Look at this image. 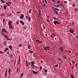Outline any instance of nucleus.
Returning a JSON list of instances; mask_svg holds the SVG:
<instances>
[{
    "instance_id": "7ed1b4c3",
    "label": "nucleus",
    "mask_w": 78,
    "mask_h": 78,
    "mask_svg": "<svg viewBox=\"0 0 78 78\" xmlns=\"http://www.w3.org/2000/svg\"><path fill=\"white\" fill-rule=\"evenodd\" d=\"M44 50H48L50 49V47H44Z\"/></svg>"
},
{
    "instance_id": "5701e85b",
    "label": "nucleus",
    "mask_w": 78,
    "mask_h": 78,
    "mask_svg": "<svg viewBox=\"0 0 78 78\" xmlns=\"http://www.w3.org/2000/svg\"><path fill=\"white\" fill-rule=\"evenodd\" d=\"M8 36L7 35H4V37H5V38H6V39L8 38Z\"/></svg>"
},
{
    "instance_id": "864d4df0",
    "label": "nucleus",
    "mask_w": 78,
    "mask_h": 78,
    "mask_svg": "<svg viewBox=\"0 0 78 78\" xmlns=\"http://www.w3.org/2000/svg\"><path fill=\"white\" fill-rule=\"evenodd\" d=\"M5 19L4 18L3 20V21L4 22V21H5Z\"/></svg>"
},
{
    "instance_id": "cd10ccee",
    "label": "nucleus",
    "mask_w": 78,
    "mask_h": 78,
    "mask_svg": "<svg viewBox=\"0 0 78 78\" xmlns=\"http://www.w3.org/2000/svg\"><path fill=\"white\" fill-rule=\"evenodd\" d=\"M57 24H59V25H60V24H61V23H60V22H58V21L57 22Z\"/></svg>"
},
{
    "instance_id": "680f3d73",
    "label": "nucleus",
    "mask_w": 78,
    "mask_h": 78,
    "mask_svg": "<svg viewBox=\"0 0 78 78\" xmlns=\"http://www.w3.org/2000/svg\"><path fill=\"white\" fill-rule=\"evenodd\" d=\"M41 62L42 63V64H43V63L42 62H43L42 60H41Z\"/></svg>"
},
{
    "instance_id": "e433bc0d",
    "label": "nucleus",
    "mask_w": 78,
    "mask_h": 78,
    "mask_svg": "<svg viewBox=\"0 0 78 78\" xmlns=\"http://www.w3.org/2000/svg\"><path fill=\"white\" fill-rule=\"evenodd\" d=\"M1 33L2 34V35H4V34L3 33V32H2L1 31Z\"/></svg>"
},
{
    "instance_id": "ea45409f",
    "label": "nucleus",
    "mask_w": 78,
    "mask_h": 78,
    "mask_svg": "<svg viewBox=\"0 0 78 78\" xmlns=\"http://www.w3.org/2000/svg\"><path fill=\"white\" fill-rule=\"evenodd\" d=\"M38 42H39L40 43H43V42H42V41H38Z\"/></svg>"
},
{
    "instance_id": "4468645a",
    "label": "nucleus",
    "mask_w": 78,
    "mask_h": 78,
    "mask_svg": "<svg viewBox=\"0 0 78 78\" xmlns=\"http://www.w3.org/2000/svg\"><path fill=\"white\" fill-rule=\"evenodd\" d=\"M39 13L38 14V16H39L40 15H41V11H38Z\"/></svg>"
},
{
    "instance_id": "9d476101",
    "label": "nucleus",
    "mask_w": 78,
    "mask_h": 78,
    "mask_svg": "<svg viewBox=\"0 0 78 78\" xmlns=\"http://www.w3.org/2000/svg\"><path fill=\"white\" fill-rule=\"evenodd\" d=\"M60 49L61 50V51H64V50H63V48L62 47H61L60 48Z\"/></svg>"
},
{
    "instance_id": "4be33fe9",
    "label": "nucleus",
    "mask_w": 78,
    "mask_h": 78,
    "mask_svg": "<svg viewBox=\"0 0 78 78\" xmlns=\"http://www.w3.org/2000/svg\"><path fill=\"white\" fill-rule=\"evenodd\" d=\"M29 22H30L31 21V19L29 17H28V19Z\"/></svg>"
},
{
    "instance_id": "37998d69",
    "label": "nucleus",
    "mask_w": 78,
    "mask_h": 78,
    "mask_svg": "<svg viewBox=\"0 0 78 78\" xmlns=\"http://www.w3.org/2000/svg\"><path fill=\"white\" fill-rule=\"evenodd\" d=\"M71 77H72V78H74V76H73L71 75Z\"/></svg>"
},
{
    "instance_id": "c756f323",
    "label": "nucleus",
    "mask_w": 78,
    "mask_h": 78,
    "mask_svg": "<svg viewBox=\"0 0 78 78\" xmlns=\"http://www.w3.org/2000/svg\"><path fill=\"white\" fill-rule=\"evenodd\" d=\"M0 53H2V54H3V53H4V52H3V51H0Z\"/></svg>"
},
{
    "instance_id": "79ce46f5",
    "label": "nucleus",
    "mask_w": 78,
    "mask_h": 78,
    "mask_svg": "<svg viewBox=\"0 0 78 78\" xmlns=\"http://www.w3.org/2000/svg\"><path fill=\"white\" fill-rule=\"evenodd\" d=\"M4 44H5V45L6 44V42H4Z\"/></svg>"
},
{
    "instance_id": "39448f33",
    "label": "nucleus",
    "mask_w": 78,
    "mask_h": 78,
    "mask_svg": "<svg viewBox=\"0 0 78 78\" xmlns=\"http://www.w3.org/2000/svg\"><path fill=\"white\" fill-rule=\"evenodd\" d=\"M32 72H33V73H34V74H36L37 73H38V72H36L33 70H32Z\"/></svg>"
},
{
    "instance_id": "dca6fc26",
    "label": "nucleus",
    "mask_w": 78,
    "mask_h": 78,
    "mask_svg": "<svg viewBox=\"0 0 78 78\" xmlns=\"http://www.w3.org/2000/svg\"><path fill=\"white\" fill-rule=\"evenodd\" d=\"M0 0L2 3H5V2L3 1V0Z\"/></svg>"
},
{
    "instance_id": "052dcab7",
    "label": "nucleus",
    "mask_w": 78,
    "mask_h": 78,
    "mask_svg": "<svg viewBox=\"0 0 78 78\" xmlns=\"http://www.w3.org/2000/svg\"><path fill=\"white\" fill-rule=\"evenodd\" d=\"M64 2L65 3H66V4L67 3V1H64Z\"/></svg>"
},
{
    "instance_id": "423d86ee",
    "label": "nucleus",
    "mask_w": 78,
    "mask_h": 78,
    "mask_svg": "<svg viewBox=\"0 0 78 78\" xmlns=\"http://www.w3.org/2000/svg\"><path fill=\"white\" fill-rule=\"evenodd\" d=\"M53 10H54V11L55 12V13L56 14H58V12L57 11H56L55 9H53Z\"/></svg>"
},
{
    "instance_id": "0e129e2a",
    "label": "nucleus",
    "mask_w": 78,
    "mask_h": 78,
    "mask_svg": "<svg viewBox=\"0 0 78 78\" xmlns=\"http://www.w3.org/2000/svg\"><path fill=\"white\" fill-rule=\"evenodd\" d=\"M76 38H77V39H78V36L76 35Z\"/></svg>"
},
{
    "instance_id": "6e6d98bb",
    "label": "nucleus",
    "mask_w": 78,
    "mask_h": 78,
    "mask_svg": "<svg viewBox=\"0 0 78 78\" xmlns=\"http://www.w3.org/2000/svg\"><path fill=\"white\" fill-rule=\"evenodd\" d=\"M68 51H69V53H71V51H69V50H68Z\"/></svg>"
},
{
    "instance_id": "c03bdc74",
    "label": "nucleus",
    "mask_w": 78,
    "mask_h": 78,
    "mask_svg": "<svg viewBox=\"0 0 78 78\" xmlns=\"http://www.w3.org/2000/svg\"><path fill=\"white\" fill-rule=\"evenodd\" d=\"M20 19H23V17H22V16H21L20 17Z\"/></svg>"
},
{
    "instance_id": "3c124183",
    "label": "nucleus",
    "mask_w": 78,
    "mask_h": 78,
    "mask_svg": "<svg viewBox=\"0 0 78 78\" xmlns=\"http://www.w3.org/2000/svg\"><path fill=\"white\" fill-rule=\"evenodd\" d=\"M1 16H5V14H1Z\"/></svg>"
},
{
    "instance_id": "49530a36",
    "label": "nucleus",
    "mask_w": 78,
    "mask_h": 78,
    "mask_svg": "<svg viewBox=\"0 0 78 78\" xmlns=\"http://www.w3.org/2000/svg\"><path fill=\"white\" fill-rule=\"evenodd\" d=\"M28 47H30V48H31V46L29 44H28Z\"/></svg>"
},
{
    "instance_id": "a211bd4d",
    "label": "nucleus",
    "mask_w": 78,
    "mask_h": 78,
    "mask_svg": "<svg viewBox=\"0 0 78 78\" xmlns=\"http://www.w3.org/2000/svg\"><path fill=\"white\" fill-rule=\"evenodd\" d=\"M34 61H32V62H30L31 64H32V65L33 64H34Z\"/></svg>"
},
{
    "instance_id": "473e14b6",
    "label": "nucleus",
    "mask_w": 78,
    "mask_h": 78,
    "mask_svg": "<svg viewBox=\"0 0 78 78\" xmlns=\"http://www.w3.org/2000/svg\"><path fill=\"white\" fill-rule=\"evenodd\" d=\"M63 57L65 59H67V57L66 56H63Z\"/></svg>"
},
{
    "instance_id": "6e6552de",
    "label": "nucleus",
    "mask_w": 78,
    "mask_h": 78,
    "mask_svg": "<svg viewBox=\"0 0 78 78\" xmlns=\"http://www.w3.org/2000/svg\"><path fill=\"white\" fill-rule=\"evenodd\" d=\"M4 9H6V8L7 7V5H4L3 6Z\"/></svg>"
},
{
    "instance_id": "de8ad7c7",
    "label": "nucleus",
    "mask_w": 78,
    "mask_h": 78,
    "mask_svg": "<svg viewBox=\"0 0 78 78\" xmlns=\"http://www.w3.org/2000/svg\"><path fill=\"white\" fill-rule=\"evenodd\" d=\"M44 0L45 2V3H47V0Z\"/></svg>"
},
{
    "instance_id": "20e7f679",
    "label": "nucleus",
    "mask_w": 78,
    "mask_h": 78,
    "mask_svg": "<svg viewBox=\"0 0 78 78\" xmlns=\"http://www.w3.org/2000/svg\"><path fill=\"white\" fill-rule=\"evenodd\" d=\"M11 24H12V21H9L8 23V25H11Z\"/></svg>"
},
{
    "instance_id": "ddd939ff",
    "label": "nucleus",
    "mask_w": 78,
    "mask_h": 78,
    "mask_svg": "<svg viewBox=\"0 0 78 78\" xmlns=\"http://www.w3.org/2000/svg\"><path fill=\"white\" fill-rule=\"evenodd\" d=\"M19 62H18V64H19V62H20V56H19Z\"/></svg>"
},
{
    "instance_id": "a878e982",
    "label": "nucleus",
    "mask_w": 78,
    "mask_h": 78,
    "mask_svg": "<svg viewBox=\"0 0 78 78\" xmlns=\"http://www.w3.org/2000/svg\"><path fill=\"white\" fill-rule=\"evenodd\" d=\"M6 4L8 6H9V4L8 3V2H6Z\"/></svg>"
},
{
    "instance_id": "4d7b16f0",
    "label": "nucleus",
    "mask_w": 78,
    "mask_h": 78,
    "mask_svg": "<svg viewBox=\"0 0 78 78\" xmlns=\"http://www.w3.org/2000/svg\"><path fill=\"white\" fill-rule=\"evenodd\" d=\"M26 65H28V63H27V61L26 62Z\"/></svg>"
},
{
    "instance_id": "09e8293b",
    "label": "nucleus",
    "mask_w": 78,
    "mask_h": 78,
    "mask_svg": "<svg viewBox=\"0 0 78 78\" xmlns=\"http://www.w3.org/2000/svg\"><path fill=\"white\" fill-rule=\"evenodd\" d=\"M8 72L9 73L10 72H11V69H9Z\"/></svg>"
},
{
    "instance_id": "5fc2aeb1",
    "label": "nucleus",
    "mask_w": 78,
    "mask_h": 78,
    "mask_svg": "<svg viewBox=\"0 0 78 78\" xmlns=\"http://www.w3.org/2000/svg\"><path fill=\"white\" fill-rule=\"evenodd\" d=\"M72 62L74 63V64H75V62L74 61H72Z\"/></svg>"
},
{
    "instance_id": "338daca9",
    "label": "nucleus",
    "mask_w": 78,
    "mask_h": 78,
    "mask_svg": "<svg viewBox=\"0 0 78 78\" xmlns=\"http://www.w3.org/2000/svg\"><path fill=\"white\" fill-rule=\"evenodd\" d=\"M51 38H53V36H52V35H51Z\"/></svg>"
},
{
    "instance_id": "1a4fd4ad",
    "label": "nucleus",
    "mask_w": 78,
    "mask_h": 78,
    "mask_svg": "<svg viewBox=\"0 0 78 78\" xmlns=\"http://www.w3.org/2000/svg\"><path fill=\"white\" fill-rule=\"evenodd\" d=\"M57 21L55 20L54 21L53 23H54L55 25H56V23H57Z\"/></svg>"
},
{
    "instance_id": "7c9ffc66",
    "label": "nucleus",
    "mask_w": 78,
    "mask_h": 78,
    "mask_svg": "<svg viewBox=\"0 0 78 78\" xmlns=\"http://www.w3.org/2000/svg\"><path fill=\"white\" fill-rule=\"evenodd\" d=\"M59 6V5H58L57 6H55V7H56V8H58Z\"/></svg>"
},
{
    "instance_id": "bf43d9fd",
    "label": "nucleus",
    "mask_w": 78,
    "mask_h": 78,
    "mask_svg": "<svg viewBox=\"0 0 78 78\" xmlns=\"http://www.w3.org/2000/svg\"><path fill=\"white\" fill-rule=\"evenodd\" d=\"M43 6H44V7H45V6H46V5H45V4H44Z\"/></svg>"
},
{
    "instance_id": "f257e3e1",
    "label": "nucleus",
    "mask_w": 78,
    "mask_h": 78,
    "mask_svg": "<svg viewBox=\"0 0 78 78\" xmlns=\"http://www.w3.org/2000/svg\"><path fill=\"white\" fill-rule=\"evenodd\" d=\"M69 32H70V33H73L74 31V30L73 29H72L71 30V29H69Z\"/></svg>"
},
{
    "instance_id": "412c9836",
    "label": "nucleus",
    "mask_w": 78,
    "mask_h": 78,
    "mask_svg": "<svg viewBox=\"0 0 78 78\" xmlns=\"http://www.w3.org/2000/svg\"><path fill=\"white\" fill-rule=\"evenodd\" d=\"M21 16L23 17H24V15H23V14H21Z\"/></svg>"
},
{
    "instance_id": "13d9d810",
    "label": "nucleus",
    "mask_w": 78,
    "mask_h": 78,
    "mask_svg": "<svg viewBox=\"0 0 78 78\" xmlns=\"http://www.w3.org/2000/svg\"><path fill=\"white\" fill-rule=\"evenodd\" d=\"M29 65H31V63H30V62H29Z\"/></svg>"
},
{
    "instance_id": "72a5a7b5",
    "label": "nucleus",
    "mask_w": 78,
    "mask_h": 78,
    "mask_svg": "<svg viewBox=\"0 0 78 78\" xmlns=\"http://www.w3.org/2000/svg\"><path fill=\"white\" fill-rule=\"evenodd\" d=\"M19 23V21H18L16 22V24H17V25H18Z\"/></svg>"
},
{
    "instance_id": "e2e57ef3",
    "label": "nucleus",
    "mask_w": 78,
    "mask_h": 78,
    "mask_svg": "<svg viewBox=\"0 0 78 78\" xmlns=\"http://www.w3.org/2000/svg\"><path fill=\"white\" fill-rule=\"evenodd\" d=\"M73 6H75V4H73Z\"/></svg>"
},
{
    "instance_id": "b1692460",
    "label": "nucleus",
    "mask_w": 78,
    "mask_h": 78,
    "mask_svg": "<svg viewBox=\"0 0 78 78\" xmlns=\"http://www.w3.org/2000/svg\"><path fill=\"white\" fill-rule=\"evenodd\" d=\"M29 52H30V53H34V52L33 51H29Z\"/></svg>"
},
{
    "instance_id": "a18cd8bd",
    "label": "nucleus",
    "mask_w": 78,
    "mask_h": 78,
    "mask_svg": "<svg viewBox=\"0 0 78 78\" xmlns=\"http://www.w3.org/2000/svg\"><path fill=\"white\" fill-rule=\"evenodd\" d=\"M58 66V65H56L55 66V67H57Z\"/></svg>"
},
{
    "instance_id": "8fccbe9b",
    "label": "nucleus",
    "mask_w": 78,
    "mask_h": 78,
    "mask_svg": "<svg viewBox=\"0 0 78 78\" xmlns=\"http://www.w3.org/2000/svg\"><path fill=\"white\" fill-rule=\"evenodd\" d=\"M31 66L32 68L33 69H34V68L33 67V65H31Z\"/></svg>"
},
{
    "instance_id": "c9c22d12",
    "label": "nucleus",
    "mask_w": 78,
    "mask_h": 78,
    "mask_svg": "<svg viewBox=\"0 0 78 78\" xmlns=\"http://www.w3.org/2000/svg\"><path fill=\"white\" fill-rule=\"evenodd\" d=\"M20 11H18L16 12V13H17V14H19V13H20Z\"/></svg>"
},
{
    "instance_id": "f704fd0d",
    "label": "nucleus",
    "mask_w": 78,
    "mask_h": 78,
    "mask_svg": "<svg viewBox=\"0 0 78 78\" xmlns=\"http://www.w3.org/2000/svg\"><path fill=\"white\" fill-rule=\"evenodd\" d=\"M75 11H78V9H75Z\"/></svg>"
},
{
    "instance_id": "774afa93",
    "label": "nucleus",
    "mask_w": 78,
    "mask_h": 78,
    "mask_svg": "<svg viewBox=\"0 0 78 78\" xmlns=\"http://www.w3.org/2000/svg\"><path fill=\"white\" fill-rule=\"evenodd\" d=\"M53 35L54 36H55V34H53Z\"/></svg>"
},
{
    "instance_id": "2eb2a0df",
    "label": "nucleus",
    "mask_w": 78,
    "mask_h": 78,
    "mask_svg": "<svg viewBox=\"0 0 78 78\" xmlns=\"http://www.w3.org/2000/svg\"><path fill=\"white\" fill-rule=\"evenodd\" d=\"M8 50V48H6L4 50V51H6Z\"/></svg>"
},
{
    "instance_id": "6ab92c4d",
    "label": "nucleus",
    "mask_w": 78,
    "mask_h": 78,
    "mask_svg": "<svg viewBox=\"0 0 78 78\" xmlns=\"http://www.w3.org/2000/svg\"><path fill=\"white\" fill-rule=\"evenodd\" d=\"M53 19L54 20H58V19L56 18L55 17H54Z\"/></svg>"
},
{
    "instance_id": "a19ab883",
    "label": "nucleus",
    "mask_w": 78,
    "mask_h": 78,
    "mask_svg": "<svg viewBox=\"0 0 78 78\" xmlns=\"http://www.w3.org/2000/svg\"><path fill=\"white\" fill-rule=\"evenodd\" d=\"M47 69H45L44 70V72H45L46 73L47 72Z\"/></svg>"
},
{
    "instance_id": "c85d7f7f",
    "label": "nucleus",
    "mask_w": 78,
    "mask_h": 78,
    "mask_svg": "<svg viewBox=\"0 0 78 78\" xmlns=\"http://www.w3.org/2000/svg\"><path fill=\"white\" fill-rule=\"evenodd\" d=\"M7 75V73H5V76L6 77V75Z\"/></svg>"
},
{
    "instance_id": "bb28decb",
    "label": "nucleus",
    "mask_w": 78,
    "mask_h": 78,
    "mask_svg": "<svg viewBox=\"0 0 78 78\" xmlns=\"http://www.w3.org/2000/svg\"><path fill=\"white\" fill-rule=\"evenodd\" d=\"M55 9L56 10H57V11H59V9H58L57 8H55Z\"/></svg>"
},
{
    "instance_id": "58836bf2",
    "label": "nucleus",
    "mask_w": 78,
    "mask_h": 78,
    "mask_svg": "<svg viewBox=\"0 0 78 78\" xmlns=\"http://www.w3.org/2000/svg\"><path fill=\"white\" fill-rule=\"evenodd\" d=\"M19 47H22V45L21 44H20L19 45Z\"/></svg>"
},
{
    "instance_id": "f8f14e48",
    "label": "nucleus",
    "mask_w": 78,
    "mask_h": 78,
    "mask_svg": "<svg viewBox=\"0 0 78 78\" xmlns=\"http://www.w3.org/2000/svg\"><path fill=\"white\" fill-rule=\"evenodd\" d=\"M23 73H22L20 76V78H22V77L23 76Z\"/></svg>"
},
{
    "instance_id": "393cba45",
    "label": "nucleus",
    "mask_w": 78,
    "mask_h": 78,
    "mask_svg": "<svg viewBox=\"0 0 78 78\" xmlns=\"http://www.w3.org/2000/svg\"><path fill=\"white\" fill-rule=\"evenodd\" d=\"M7 40H8L9 41H10V40H11V39L8 38H7L6 39Z\"/></svg>"
},
{
    "instance_id": "f3484780",
    "label": "nucleus",
    "mask_w": 78,
    "mask_h": 78,
    "mask_svg": "<svg viewBox=\"0 0 78 78\" xmlns=\"http://www.w3.org/2000/svg\"><path fill=\"white\" fill-rule=\"evenodd\" d=\"M9 48L11 50V48H12V46L9 45Z\"/></svg>"
},
{
    "instance_id": "603ef678",
    "label": "nucleus",
    "mask_w": 78,
    "mask_h": 78,
    "mask_svg": "<svg viewBox=\"0 0 78 78\" xmlns=\"http://www.w3.org/2000/svg\"><path fill=\"white\" fill-rule=\"evenodd\" d=\"M39 8H40V9H41V8H42V7H41V6H39Z\"/></svg>"
},
{
    "instance_id": "0eeeda50",
    "label": "nucleus",
    "mask_w": 78,
    "mask_h": 78,
    "mask_svg": "<svg viewBox=\"0 0 78 78\" xmlns=\"http://www.w3.org/2000/svg\"><path fill=\"white\" fill-rule=\"evenodd\" d=\"M2 30L3 31V32H4V33H7L6 30V29H2Z\"/></svg>"
},
{
    "instance_id": "9b49d317",
    "label": "nucleus",
    "mask_w": 78,
    "mask_h": 78,
    "mask_svg": "<svg viewBox=\"0 0 78 78\" xmlns=\"http://www.w3.org/2000/svg\"><path fill=\"white\" fill-rule=\"evenodd\" d=\"M9 26H10L9 27L10 29H12V25H10Z\"/></svg>"
},
{
    "instance_id": "f03ea898",
    "label": "nucleus",
    "mask_w": 78,
    "mask_h": 78,
    "mask_svg": "<svg viewBox=\"0 0 78 78\" xmlns=\"http://www.w3.org/2000/svg\"><path fill=\"white\" fill-rule=\"evenodd\" d=\"M20 23H21L22 25H25V23L23 22V21L22 20L20 21Z\"/></svg>"
},
{
    "instance_id": "2f4dec72",
    "label": "nucleus",
    "mask_w": 78,
    "mask_h": 78,
    "mask_svg": "<svg viewBox=\"0 0 78 78\" xmlns=\"http://www.w3.org/2000/svg\"><path fill=\"white\" fill-rule=\"evenodd\" d=\"M31 9H30L29 11V13L31 14Z\"/></svg>"
},
{
    "instance_id": "4c0bfd02",
    "label": "nucleus",
    "mask_w": 78,
    "mask_h": 78,
    "mask_svg": "<svg viewBox=\"0 0 78 78\" xmlns=\"http://www.w3.org/2000/svg\"><path fill=\"white\" fill-rule=\"evenodd\" d=\"M58 59H59V60H60V61H62V60L60 58H58Z\"/></svg>"
},
{
    "instance_id": "69168bd1",
    "label": "nucleus",
    "mask_w": 78,
    "mask_h": 78,
    "mask_svg": "<svg viewBox=\"0 0 78 78\" xmlns=\"http://www.w3.org/2000/svg\"><path fill=\"white\" fill-rule=\"evenodd\" d=\"M7 72H8V69H7V70L5 72V73H7Z\"/></svg>"
},
{
    "instance_id": "aec40b11",
    "label": "nucleus",
    "mask_w": 78,
    "mask_h": 78,
    "mask_svg": "<svg viewBox=\"0 0 78 78\" xmlns=\"http://www.w3.org/2000/svg\"><path fill=\"white\" fill-rule=\"evenodd\" d=\"M11 16V14H9V15H7V17H9L10 16Z\"/></svg>"
}]
</instances>
